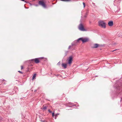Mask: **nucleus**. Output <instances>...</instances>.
<instances>
[{
	"instance_id": "f257e3e1",
	"label": "nucleus",
	"mask_w": 122,
	"mask_h": 122,
	"mask_svg": "<svg viewBox=\"0 0 122 122\" xmlns=\"http://www.w3.org/2000/svg\"><path fill=\"white\" fill-rule=\"evenodd\" d=\"M44 58L43 57H39L35 59H32L30 60L32 62H34L36 63L37 64L39 63L40 61H41L42 59Z\"/></svg>"
},
{
	"instance_id": "f03ea898",
	"label": "nucleus",
	"mask_w": 122,
	"mask_h": 122,
	"mask_svg": "<svg viewBox=\"0 0 122 122\" xmlns=\"http://www.w3.org/2000/svg\"><path fill=\"white\" fill-rule=\"evenodd\" d=\"M99 26L101 27H102L104 28H106V24L103 21H99L98 22Z\"/></svg>"
},
{
	"instance_id": "7ed1b4c3",
	"label": "nucleus",
	"mask_w": 122,
	"mask_h": 122,
	"mask_svg": "<svg viewBox=\"0 0 122 122\" xmlns=\"http://www.w3.org/2000/svg\"><path fill=\"white\" fill-rule=\"evenodd\" d=\"M80 40L82 41V42L83 43L84 42H88L89 41V40L87 38H83L82 37L78 39L76 41L77 42H79V41Z\"/></svg>"
},
{
	"instance_id": "20e7f679",
	"label": "nucleus",
	"mask_w": 122,
	"mask_h": 122,
	"mask_svg": "<svg viewBox=\"0 0 122 122\" xmlns=\"http://www.w3.org/2000/svg\"><path fill=\"white\" fill-rule=\"evenodd\" d=\"M38 4L39 5L42 6L44 8H46V5L44 2V0H41L39 1Z\"/></svg>"
},
{
	"instance_id": "39448f33",
	"label": "nucleus",
	"mask_w": 122,
	"mask_h": 122,
	"mask_svg": "<svg viewBox=\"0 0 122 122\" xmlns=\"http://www.w3.org/2000/svg\"><path fill=\"white\" fill-rule=\"evenodd\" d=\"M73 57L72 56H69L68 58L67 59L68 62V64L70 65L72 63L73 61Z\"/></svg>"
},
{
	"instance_id": "423d86ee",
	"label": "nucleus",
	"mask_w": 122,
	"mask_h": 122,
	"mask_svg": "<svg viewBox=\"0 0 122 122\" xmlns=\"http://www.w3.org/2000/svg\"><path fill=\"white\" fill-rule=\"evenodd\" d=\"M78 28L80 30L82 31H84L86 30L84 28L83 25L82 23H81L79 24Z\"/></svg>"
},
{
	"instance_id": "0eeeda50",
	"label": "nucleus",
	"mask_w": 122,
	"mask_h": 122,
	"mask_svg": "<svg viewBox=\"0 0 122 122\" xmlns=\"http://www.w3.org/2000/svg\"><path fill=\"white\" fill-rule=\"evenodd\" d=\"M94 46L92 47V48H96L97 47H100L101 45L97 44H93Z\"/></svg>"
},
{
	"instance_id": "6e6552de",
	"label": "nucleus",
	"mask_w": 122,
	"mask_h": 122,
	"mask_svg": "<svg viewBox=\"0 0 122 122\" xmlns=\"http://www.w3.org/2000/svg\"><path fill=\"white\" fill-rule=\"evenodd\" d=\"M120 10V8L117 6H116L114 9V11L116 12H117L119 11Z\"/></svg>"
},
{
	"instance_id": "1a4fd4ad",
	"label": "nucleus",
	"mask_w": 122,
	"mask_h": 122,
	"mask_svg": "<svg viewBox=\"0 0 122 122\" xmlns=\"http://www.w3.org/2000/svg\"><path fill=\"white\" fill-rule=\"evenodd\" d=\"M7 92V93L9 94H13V89H9L8 90Z\"/></svg>"
},
{
	"instance_id": "9d476101",
	"label": "nucleus",
	"mask_w": 122,
	"mask_h": 122,
	"mask_svg": "<svg viewBox=\"0 0 122 122\" xmlns=\"http://www.w3.org/2000/svg\"><path fill=\"white\" fill-rule=\"evenodd\" d=\"M113 22L112 21H109L108 23V25L110 26H112L113 25Z\"/></svg>"
},
{
	"instance_id": "9b49d317",
	"label": "nucleus",
	"mask_w": 122,
	"mask_h": 122,
	"mask_svg": "<svg viewBox=\"0 0 122 122\" xmlns=\"http://www.w3.org/2000/svg\"><path fill=\"white\" fill-rule=\"evenodd\" d=\"M67 64L64 63H62V67L64 68H66L67 67Z\"/></svg>"
},
{
	"instance_id": "f8f14e48",
	"label": "nucleus",
	"mask_w": 122,
	"mask_h": 122,
	"mask_svg": "<svg viewBox=\"0 0 122 122\" xmlns=\"http://www.w3.org/2000/svg\"><path fill=\"white\" fill-rule=\"evenodd\" d=\"M43 108H41V109H42L43 111H45L46 110L47 106H44V105L43 106Z\"/></svg>"
},
{
	"instance_id": "ddd939ff",
	"label": "nucleus",
	"mask_w": 122,
	"mask_h": 122,
	"mask_svg": "<svg viewBox=\"0 0 122 122\" xmlns=\"http://www.w3.org/2000/svg\"><path fill=\"white\" fill-rule=\"evenodd\" d=\"M120 0H115L114 2L115 3H116L117 4H118L120 3Z\"/></svg>"
},
{
	"instance_id": "4468645a",
	"label": "nucleus",
	"mask_w": 122,
	"mask_h": 122,
	"mask_svg": "<svg viewBox=\"0 0 122 122\" xmlns=\"http://www.w3.org/2000/svg\"><path fill=\"white\" fill-rule=\"evenodd\" d=\"M36 76V74H34L33 76L32 79L33 80L34 79Z\"/></svg>"
},
{
	"instance_id": "2eb2a0df",
	"label": "nucleus",
	"mask_w": 122,
	"mask_h": 122,
	"mask_svg": "<svg viewBox=\"0 0 122 122\" xmlns=\"http://www.w3.org/2000/svg\"><path fill=\"white\" fill-rule=\"evenodd\" d=\"M27 72H29V70L31 69V68L29 67H29H28L27 68Z\"/></svg>"
},
{
	"instance_id": "dca6fc26",
	"label": "nucleus",
	"mask_w": 122,
	"mask_h": 122,
	"mask_svg": "<svg viewBox=\"0 0 122 122\" xmlns=\"http://www.w3.org/2000/svg\"><path fill=\"white\" fill-rule=\"evenodd\" d=\"M69 104H70V105H71V106H69L70 107H71L72 106H74V105L72 103H69Z\"/></svg>"
},
{
	"instance_id": "f3484780",
	"label": "nucleus",
	"mask_w": 122,
	"mask_h": 122,
	"mask_svg": "<svg viewBox=\"0 0 122 122\" xmlns=\"http://www.w3.org/2000/svg\"><path fill=\"white\" fill-rule=\"evenodd\" d=\"M61 64V62H60V61L57 64V65H59V66H60V65Z\"/></svg>"
},
{
	"instance_id": "a211bd4d",
	"label": "nucleus",
	"mask_w": 122,
	"mask_h": 122,
	"mask_svg": "<svg viewBox=\"0 0 122 122\" xmlns=\"http://www.w3.org/2000/svg\"><path fill=\"white\" fill-rule=\"evenodd\" d=\"M32 66H33V65H32V64H29V65H28V67H29H29H30H30H32Z\"/></svg>"
},
{
	"instance_id": "6ab92c4d",
	"label": "nucleus",
	"mask_w": 122,
	"mask_h": 122,
	"mask_svg": "<svg viewBox=\"0 0 122 122\" xmlns=\"http://www.w3.org/2000/svg\"><path fill=\"white\" fill-rule=\"evenodd\" d=\"M68 52V51H66L65 52L66 55H67V53Z\"/></svg>"
},
{
	"instance_id": "aec40b11",
	"label": "nucleus",
	"mask_w": 122,
	"mask_h": 122,
	"mask_svg": "<svg viewBox=\"0 0 122 122\" xmlns=\"http://www.w3.org/2000/svg\"><path fill=\"white\" fill-rule=\"evenodd\" d=\"M18 72H19V73H20L21 74H23V72H22L20 71H18Z\"/></svg>"
},
{
	"instance_id": "412c9836",
	"label": "nucleus",
	"mask_w": 122,
	"mask_h": 122,
	"mask_svg": "<svg viewBox=\"0 0 122 122\" xmlns=\"http://www.w3.org/2000/svg\"><path fill=\"white\" fill-rule=\"evenodd\" d=\"M54 114V112H53V113L52 112V116L53 117H54V116H55V115Z\"/></svg>"
},
{
	"instance_id": "4be33fe9",
	"label": "nucleus",
	"mask_w": 122,
	"mask_h": 122,
	"mask_svg": "<svg viewBox=\"0 0 122 122\" xmlns=\"http://www.w3.org/2000/svg\"><path fill=\"white\" fill-rule=\"evenodd\" d=\"M21 70H22L23 69V66H21Z\"/></svg>"
},
{
	"instance_id": "5701e85b",
	"label": "nucleus",
	"mask_w": 122,
	"mask_h": 122,
	"mask_svg": "<svg viewBox=\"0 0 122 122\" xmlns=\"http://www.w3.org/2000/svg\"><path fill=\"white\" fill-rule=\"evenodd\" d=\"M48 111L50 113H52V112L51 111V110L50 109H49L48 110Z\"/></svg>"
},
{
	"instance_id": "b1692460",
	"label": "nucleus",
	"mask_w": 122,
	"mask_h": 122,
	"mask_svg": "<svg viewBox=\"0 0 122 122\" xmlns=\"http://www.w3.org/2000/svg\"><path fill=\"white\" fill-rule=\"evenodd\" d=\"M83 6H84V7H85V3L84 2H83Z\"/></svg>"
},
{
	"instance_id": "393cba45",
	"label": "nucleus",
	"mask_w": 122,
	"mask_h": 122,
	"mask_svg": "<svg viewBox=\"0 0 122 122\" xmlns=\"http://www.w3.org/2000/svg\"><path fill=\"white\" fill-rule=\"evenodd\" d=\"M59 114V113H57L55 115V116H56V117H57L58 115Z\"/></svg>"
},
{
	"instance_id": "a878e982",
	"label": "nucleus",
	"mask_w": 122,
	"mask_h": 122,
	"mask_svg": "<svg viewBox=\"0 0 122 122\" xmlns=\"http://www.w3.org/2000/svg\"><path fill=\"white\" fill-rule=\"evenodd\" d=\"M41 122H47V121H43V120H42V121H41Z\"/></svg>"
},
{
	"instance_id": "bb28decb",
	"label": "nucleus",
	"mask_w": 122,
	"mask_h": 122,
	"mask_svg": "<svg viewBox=\"0 0 122 122\" xmlns=\"http://www.w3.org/2000/svg\"><path fill=\"white\" fill-rule=\"evenodd\" d=\"M39 4L35 5H34L36 6H39Z\"/></svg>"
},
{
	"instance_id": "cd10ccee",
	"label": "nucleus",
	"mask_w": 122,
	"mask_h": 122,
	"mask_svg": "<svg viewBox=\"0 0 122 122\" xmlns=\"http://www.w3.org/2000/svg\"><path fill=\"white\" fill-rule=\"evenodd\" d=\"M71 47V46H69V47H68V49H70V48Z\"/></svg>"
},
{
	"instance_id": "c85d7f7f",
	"label": "nucleus",
	"mask_w": 122,
	"mask_h": 122,
	"mask_svg": "<svg viewBox=\"0 0 122 122\" xmlns=\"http://www.w3.org/2000/svg\"><path fill=\"white\" fill-rule=\"evenodd\" d=\"M26 3H28V1H24Z\"/></svg>"
},
{
	"instance_id": "c756f323",
	"label": "nucleus",
	"mask_w": 122,
	"mask_h": 122,
	"mask_svg": "<svg viewBox=\"0 0 122 122\" xmlns=\"http://www.w3.org/2000/svg\"><path fill=\"white\" fill-rule=\"evenodd\" d=\"M55 119H56V118L57 117H56V116H55Z\"/></svg>"
},
{
	"instance_id": "7c9ffc66",
	"label": "nucleus",
	"mask_w": 122,
	"mask_h": 122,
	"mask_svg": "<svg viewBox=\"0 0 122 122\" xmlns=\"http://www.w3.org/2000/svg\"><path fill=\"white\" fill-rule=\"evenodd\" d=\"M21 1H25V0H20Z\"/></svg>"
},
{
	"instance_id": "2f4dec72",
	"label": "nucleus",
	"mask_w": 122,
	"mask_h": 122,
	"mask_svg": "<svg viewBox=\"0 0 122 122\" xmlns=\"http://www.w3.org/2000/svg\"><path fill=\"white\" fill-rule=\"evenodd\" d=\"M36 90H35V91H34V92H36Z\"/></svg>"
},
{
	"instance_id": "473e14b6",
	"label": "nucleus",
	"mask_w": 122,
	"mask_h": 122,
	"mask_svg": "<svg viewBox=\"0 0 122 122\" xmlns=\"http://www.w3.org/2000/svg\"><path fill=\"white\" fill-rule=\"evenodd\" d=\"M93 4L94 5L95 4L94 3H93Z\"/></svg>"
},
{
	"instance_id": "72a5a7b5",
	"label": "nucleus",
	"mask_w": 122,
	"mask_h": 122,
	"mask_svg": "<svg viewBox=\"0 0 122 122\" xmlns=\"http://www.w3.org/2000/svg\"><path fill=\"white\" fill-rule=\"evenodd\" d=\"M30 67L31 68V69L32 68V67L30 66Z\"/></svg>"
},
{
	"instance_id": "f704fd0d",
	"label": "nucleus",
	"mask_w": 122,
	"mask_h": 122,
	"mask_svg": "<svg viewBox=\"0 0 122 122\" xmlns=\"http://www.w3.org/2000/svg\"><path fill=\"white\" fill-rule=\"evenodd\" d=\"M121 101H122V98H121Z\"/></svg>"
},
{
	"instance_id": "c9c22d12",
	"label": "nucleus",
	"mask_w": 122,
	"mask_h": 122,
	"mask_svg": "<svg viewBox=\"0 0 122 122\" xmlns=\"http://www.w3.org/2000/svg\"><path fill=\"white\" fill-rule=\"evenodd\" d=\"M30 5H32V4H31V3H30Z\"/></svg>"
},
{
	"instance_id": "e433bc0d",
	"label": "nucleus",
	"mask_w": 122,
	"mask_h": 122,
	"mask_svg": "<svg viewBox=\"0 0 122 122\" xmlns=\"http://www.w3.org/2000/svg\"><path fill=\"white\" fill-rule=\"evenodd\" d=\"M116 50H116H115L113 51H115Z\"/></svg>"
}]
</instances>
